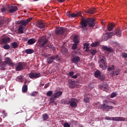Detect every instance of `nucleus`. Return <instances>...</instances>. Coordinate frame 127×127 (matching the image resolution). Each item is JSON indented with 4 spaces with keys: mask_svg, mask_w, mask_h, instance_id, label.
<instances>
[{
    "mask_svg": "<svg viewBox=\"0 0 127 127\" xmlns=\"http://www.w3.org/2000/svg\"><path fill=\"white\" fill-rule=\"evenodd\" d=\"M95 19L94 18H87L84 19L82 18L80 22V24L79 27L82 29H85L87 30V26H89V27H94L95 26Z\"/></svg>",
    "mask_w": 127,
    "mask_h": 127,
    "instance_id": "f257e3e1",
    "label": "nucleus"
},
{
    "mask_svg": "<svg viewBox=\"0 0 127 127\" xmlns=\"http://www.w3.org/2000/svg\"><path fill=\"white\" fill-rule=\"evenodd\" d=\"M111 105H116V103L112 101L105 100L103 102V104H101L98 106V109H102L105 112H110V110H112L114 106Z\"/></svg>",
    "mask_w": 127,
    "mask_h": 127,
    "instance_id": "f03ea898",
    "label": "nucleus"
},
{
    "mask_svg": "<svg viewBox=\"0 0 127 127\" xmlns=\"http://www.w3.org/2000/svg\"><path fill=\"white\" fill-rule=\"evenodd\" d=\"M98 63L99 64V67L101 68L102 70H106L107 69V59L105 57H100Z\"/></svg>",
    "mask_w": 127,
    "mask_h": 127,
    "instance_id": "7ed1b4c3",
    "label": "nucleus"
},
{
    "mask_svg": "<svg viewBox=\"0 0 127 127\" xmlns=\"http://www.w3.org/2000/svg\"><path fill=\"white\" fill-rule=\"evenodd\" d=\"M56 60L57 62H59L61 61V58L58 55H52L51 57H49L47 59V63L48 64H52L54 61Z\"/></svg>",
    "mask_w": 127,
    "mask_h": 127,
    "instance_id": "20e7f679",
    "label": "nucleus"
},
{
    "mask_svg": "<svg viewBox=\"0 0 127 127\" xmlns=\"http://www.w3.org/2000/svg\"><path fill=\"white\" fill-rule=\"evenodd\" d=\"M48 37L47 36H44L41 37L39 40L38 42L40 44V47L42 48H46V44L48 42Z\"/></svg>",
    "mask_w": 127,
    "mask_h": 127,
    "instance_id": "39448f33",
    "label": "nucleus"
},
{
    "mask_svg": "<svg viewBox=\"0 0 127 127\" xmlns=\"http://www.w3.org/2000/svg\"><path fill=\"white\" fill-rule=\"evenodd\" d=\"M27 65V64L26 63L19 62L15 67V70L17 71H22V70H24Z\"/></svg>",
    "mask_w": 127,
    "mask_h": 127,
    "instance_id": "423d86ee",
    "label": "nucleus"
},
{
    "mask_svg": "<svg viewBox=\"0 0 127 127\" xmlns=\"http://www.w3.org/2000/svg\"><path fill=\"white\" fill-rule=\"evenodd\" d=\"M105 120L107 121H114L115 122H125L126 119L123 117H105Z\"/></svg>",
    "mask_w": 127,
    "mask_h": 127,
    "instance_id": "0eeeda50",
    "label": "nucleus"
},
{
    "mask_svg": "<svg viewBox=\"0 0 127 127\" xmlns=\"http://www.w3.org/2000/svg\"><path fill=\"white\" fill-rule=\"evenodd\" d=\"M55 33L57 35H64V36H66L65 34L66 33V29L63 27L57 28Z\"/></svg>",
    "mask_w": 127,
    "mask_h": 127,
    "instance_id": "6e6552de",
    "label": "nucleus"
},
{
    "mask_svg": "<svg viewBox=\"0 0 127 127\" xmlns=\"http://www.w3.org/2000/svg\"><path fill=\"white\" fill-rule=\"evenodd\" d=\"M32 19V18H29L26 20H21L19 21V24H21V26H26V25L31 21Z\"/></svg>",
    "mask_w": 127,
    "mask_h": 127,
    "instance_id": "1a4fd4ad",
    "label": "nucleus"
},
{
    "mask_svg": "<svg viewBox=\"0 0 127 127\" xmlns=\"http://www.w3.org/2000/svg\"><path fill=\"white\" fill-rule=\"evenodd\" d=\"M41 76L40 73H30L29 74V77L31 79H37Z\"/></svg>",
    "mask_w": 127,
    "mask_h": 127,
    "instance_id": "9d476101",
    "label": "nucleus"
},
{
    "mask_svg": "<svg viewBox=\"0 0 127 127\" xmlns=\"http://www.w3.org/2000/svg\"><path fill=\"white\" fill-rule=\"evenodd\" d=\"M100 89L101 90H103L105 92H109V85L107 83H102L99 86Z\"/></svg>",
    "mask_w": 127,
    "mask_h": 127,
    "instance_id": "9b49d317",
    "label": "nucleus"
},
{
    "mask_svg": "<svg viewBox=\"0 0 127 127\" xmlns=\"http://www.w3.org/2000/svg\"><path fill=\"white\" fill-rule=\"evenodd\" d=\"M121 74V70L120 69H117L115 71H113L110 72V76L111 77H114V76H119Z\"/></svg>",
    "mask_w": 127,
    "mask_h": 127,
    "instance_id": "f8f14e48",
    "label": "nucleus"
},
{
    "mask_svg": "<svg viewBox=\"0 0 127 127\" xmlns=\"http://www.w3.org/2000/svg\"><path fill=\"white\" fill-rule=\"evenodd\" d=\"M36 26L41 29H42V28H45V25L42 21H38L36 23Z\"/></svg>",
    "mask_w": 127,
    "mask_h": 127,
    "instance_id": "ddd939ff",
    "label": "nucleus"
},
{
    "mask_svg": "<svg viewBox=\"0 0 127 127\" xmlns=\"http://www.w3.org/2000/svg\"><path fill=\"white\" fill-rule=\"evenodd\" d=\"M76 102H77V99L71 98L70 107H72V108H76V107H77V103Z\"/></svg>",
    "mask_w": 127,
    "mask_h": 127,
    "instance_id": "4468645a",
    "label": "nucleus"
},
{
    "mask_svg": "<svg viewBox=\"0 0 127 127\" xmlns=\"http://www.w3.org/2000/svg\"><path fill=\"white\" fill-rule=\"evenodd\" d=\"M97 12L96 11V8H91L86 10V13H88L89 14H94Z\"/></svg>",
    "mask_w": 127,
    "mask_h": 127,
    "instance_id": "2eb2a0df",
    "label": "nucleus"
},
{
    "mask_svg": "<svg viewBox=\"0 0 127 127\" xmlns=\"http://www.w3.org/2000/svg\"><path fill=\"white\" fill-rule=\"evenodd\" d=\"M5 60L6 61L7 64H8V65H9V66H11V67H13V66H14V64L12 63L10 58L8 57L6 58Z\"/></svg>",
    "mask_w": 127,
    "mask_h": 127,
    "instance_id": "dca6fc26",
    "label": "nucleus"
},
{
    "mask_svg": "<svg viewBox=\"0 0 127 127\" xmlns=\"http://www.w3.org/2000/svg\"><path fill=\"white\" fill-rule=\"evenodd\" d=\"M63 94V92L61 91H59L56 92H55L53 96L56 99H57V98H59V97H61V95Z\"/></svg>",
    "mask_w": 127,
    "mask_h": 127,
    "instance_id": "f3484780",
    "label": "nucleus"
},
{
    "mask_svg": "<svg viewBox=\"0 0 127 127\" xmlns=\"http://www.w3.org/2000/svg\"><path fill=\"white\" fill-rule=\"evenodd\" d=\"M0 41L1 43H4V44L8 43V42L10 41V38L9 37L5 38H1Z\"/></svg>",
    "mask_w": 127,
    "mask_h": 127,
    "instance_id": "a211bd4d",
    "label": "nucleus"
},
{
    "mask_svg": "<svg viewBox=\"0 0 127 127\" xmlns=\"http://www.w3.org/2000/svg\"><path fill=\"white\" fill-rule=\"evenodd\" d=\"M16 10H17V6H10V9L9 10V12L10 13H12V12H15Z\"/></svg>",
    "mask_w": 127,
    "mask_h": 127,
    "instance_id": "6ab92c4d",
    "label": "nucleus"
},
{
    "mask_svg": "<svg viewBox=\"0 0 127 127\" xmlns=\"http://www.w3.org/2000/svg\"><path fill=\"white\" fill-rule=\"evenodd\" d=\"M102 49L104 50L105 51H107L108 52H113L114 50L112 48H109L107 46H102Z\"/></svg>",
    "mask_w": 127,
    "mask_h": 127,
    "instance_id": "aec40b11",
    "label": "nucleus"
},
{
    "mask_svg": "<svg viewBox=\"0 0 127 127\" xmlns=\"http://www.w3.org/2000/svg\"><path fill=\"white\" fill-rule=\"evenodd\" d=\"M80 61V57L76 56L73 57V58L72 59V63H75V64H77Z\"/></svg>",
    "mask_w": 127,
    "mask_h": 127,
    "instance_id": "412c9836",
    "label": "nucleus"
},
{
    "mask_svg": "<svg viewBox=\"0 0 127 127\" xmlns=\"http://www.w3.org/2000/svg\"><path fill=\"white\" fill-rule=\"evenodd\" d=\"M81 14L82 13L80 11L77 12L76 13H72L71 14L70 17L74 18L75 17H77V16H81Z\"/></svg>",
    "mask_w": 127,
    "mask_h": 127,
    "instance_id": "4be33fe9",
    "label": "nucleus"
},
{
    "mask_svg": "<svg viewBox=\"0 0 127 127\" xmlns=\"http://www.w3.org/2000/svg\"><path fill=\"white\" fill-rule=\"evenodd\" d=\"M114 28H115V25L112 23L108 24L107 26V29L109 31H112V30H113V29H114Z\"/></svg>",
    "mask_w": 127,
    "mask_h": 127,
    "instance_id": "5701e85b",
    "label": "nucleus"
},
{
    "mask_svg": "<svg viewBox=\"0 0 127 127\" xmlns=\"http://www.w3.org/2000/svg\"><path fill=\"white\" fill-rule=\"evenodd\" d=\"M18 32L20 34H22L24 32H23V26H19L18 28Z\"/></svg>",
    "mask_w": 127,
    "mask_h": 127,
    "instance_id": "b1692460",
    "label": "nucleus"
},
{
    "mask_svg": "<svg viewBox=\"0 0 127 127\" xmlns=\"http://www.w3.org/2000/svg\"><path fill=\"white\" fill-rule=\"evenodd\" d=\"M115 33L117 36H121L122 34V30H121V29L115 30Z\"/></svg>",
    "mask_w": 127,
    "mask_h": 127,
    "instance_id": "393cba45",
    "label": "nucleus"
},
{
    "mask_svg": "<svg viewBox=\"0 0 127 127\" xmlns=\"http://www.w3.org/2000/svg\"><path fill=\"white\" fill-rule=\"evenodd\" d=\"M69 87L70 88H72V89L75 88L76 86V83H75V82L74 81L71 80L69 82Z\"/></svg>",
    "mask_w": 127,
    "mask_h": 127,
    "instance_id": "a878e982",
    "label": "nucleus"
},
{
    "mask_svg": "<svg viewBox=\"0 0 127 127\" xmlns=\"http://www.w3.org/2000/svg\"><path fill=\"white\" fill-rule=\"evenodd\" d=\"M25 52L26 54H32V53H34V51L31 49H29L25 50Z\"/></svg>",
    "mask_w": 127,
    "mask_h": 127,
    "instance_id": "bb28decb",
    "label": "nucleus"
},
{
    "mask_svg": "<svg viewBox=\"0 0 127 127\" xmlns=\"http://www.w3.org/2000/svg\"><path fill=\"white\" fill-rule=\"evenodd\" d=\"M27 90H28L27 85L24 84L22 88V91L23 93H26V92H27Z\"/></svg>",
    "mask_w": 127,
    "mask_h": 127,
    "instance_id": "cd10ccee",
    "label": "nucleus"
},
{
    "mask_svg": "<svg viewBox=\"0 0 127 127\" xmlns=\"http://www.w3.org/2000/svg\"><path fill=\"white\" fill-rule=\"evenodd\" d=\"M35 43V39H29L28 42L27 43L29 45H31L32 44H34Z\"/></svg>",
    "mask_w": 127,
    "mask_h": 127,
    "instance_id": "c85d7f7f",
    "label": "nucleus"
},
{
    "mask_svg": "<svg viewBox=\"0 0 127 127\" xmlns=\"http://www.w3.org/2000/svg\"><path fill=\"white\" fill-rule=\"evenodd\" d=\"M11 46L12 48L15 49V48H17L18 47V44L16 42H14L11 43Z\"/></svg>",
    "mask_w": 127,
    "mask_h": 127,
    "instance_id": "c756f323",
    "label": "nucleus"
},
{
    "mask_svg": "<svg viewBox=\"0 0 127 127\" xmlns=\"http://www.w3.org/2000/svg\"><path fill=\"white\" fill-rule=\"evenodd\" d=\"M73 42H74V43L79 44V40L78 39V37L77 36H74L73 39Z\"/></svg>",
    "mask_w": 127,
    "mask_h": 127,
    "instance_id": "7c9ffc66",
    "label": "nucleus"
},
{
    "mask_svg": "<svg viewBox=\"0 0 127 127\" xmlns=\"http://www.w3.org/2000/svg\"><path fill=\"white\" fill-rule=\"evenodd\" d=\"M43 121H47L49 119V116L47 114H44L43 115Z\"/></svg>",
    "mask_w": 127,
    "mask_h": 127,
    "instance_id": "2f4dec72",
    "label": "nucleus"
},
{
    "mask_svg": "<svg viewBox=\"0 0 127 127\" xmlns=\"http://www.w3.org/2000/svg\"><path fill=\"white\" fill-rule=\"evenodd\" d=\"M84 45V49H85L86 52H88L89 51V45L87 43H85L83 44Z\"/></svg>",
    "mask_w": 127,
    "mask_h": 127,
    "instance_id": "473e14b6",
    "label": "nucleus"
},
{
    "mask_svg": "<svg viewBox=\"0 0 127 127\" xmlns=\"http://www.w3.org/2000/svg\"><path fill=\"white\" fill-rule=\"evenodd\" d=\"M99 44L100 43H99V42H95L91 44V46H92V47H97V46H99Z\"/></svg>",
    "mask_w": 127,
    "mask_h": 127,
    "instance_id": "72a5a7b5",
    "label": "nucleus"
},
{
    "mask_svg": "<svg viewBox=\"0 0 127 127\" xmlns=\"http://www.w3.org/2000/svg\"><path fill=\"white\" fill-rule=\"evenodd\" d=\"M95 77H100L101 76V71L100 70H96L95 72Z\"/></svg>",
    "mask_w": 127,
    "mask_h": 127,
    "instance_id": "f704fd0d",
    "label": "nucleus"
},
{
    "mask_svg": "<svg viewBox=\"0 0 127 127\" xmlns=\"http://www.w3.org/2000/svg\"><path fill=\"white\" fill-rule=\"evenodd\" d=\"M3 48L5 50H7V49H9V48H10V46H9V45L8 44L4 45L3 46Z\"/></svg>",
    "mask_w": 127,
    "mask_h": 127,
    "instance_id": "c9c22d12",
    "label": "nucleus"
},
{
    "mask_svg": "<svg viewBox=\"0 0 127 127\" xmlns=\"http://www.w3.org/2000/svg\"><path fill=\"white\" fill-rule=\"evenodd\" d=\"M108 71H109V72H111V71L113 70H115V66L114 65H111V66L107 68Z\"/></svg>",
    "mask_w": 127,
    "mask_h": 127,
    "instance_id": "e433bc0d",
    "label": "nucleus"
},
{
    "mask_svg": "<svg viewBox=\"0 0 127 127\" xmlns=\"http://www.w3.org/2000/svg\"><path fill=\"white\" fill-rule=\"evenodd\" d=\"M77 46H78V44H76V43L73 44L71 47L72 50H75L77 48Z\"/></svg>",
    "mask_w": 127,
    "mask_h": 127,
    "instance_id": "4c0bfd02",
    "label": "nucleus"
},
{
    "mask_svg": "<svg viewBox=\"0 0 127 127\" xmlns=\"http://www.w3.org/2000/svg\"><path fill=\"white\" fill-rule=\"evenodd\" d=\"M70 103H71V98H69L64 101V104H65V105H69Z\"/></svg>",
    "mask_w": 127,
    "mask_h": 127,
    "instance_id": "58836bf2",
    "label": "nucleus"
},
{
    "mask_svg": "<svg viewBox=\"0 0 127 127\" xmlns=\"http://www.w3.org/2000/svg\"><path fill=\"white\" fill-rule=\"evenodd\" d=\"M90 51L92 56H94V55L97 53V51L96 50H91Z\"/></svg>",
    "mask_w": 127,
    "mask_h": 127,
    "instance_id": "ea45409f",
    "label": "nucleus"
},
{
    "mask_svg": "<svg viewBox=\"0 0 127 127\" xmlns=\"http://www.w3.org/2000/svg\"><path fill=\"white\" fill-rule=\"evenodd\" d=\"M52 95H53V92L52 91H49L47 93V96H48V97H51Z\"/></svg>",
    "mask_w": 127,
    "mask_h": 127,
    "instance_id": "a19ab883",
    "label": "nucleus"
},
{
    "mask_svg": "<svg viewBox=\"0 0 127 127\" xmlns=\"http://www.w3.org/2000/svg\"><path fill=\"white\" fill-rule=\"evenodd\" d=\"M47 46L49 48H50V49H52V50L55 49V48L50 44H47Z\"/></svg>",
    "mask_w": 127,
    "mask_h": 127,
    "instance_id": "79ce46f5",
    "label": "nucleus"
},
{
    "mask_svg": "<svg viewBox=\"0 0 127 127\" xmlns=\"http://www.w3.org/2000/svg\"><path fill=\"white\" fill-rule=\"evenodd\" d=\"M56 100V98L54 97L53 95L52 96V97L50 98V102L51 103H54V101Z\"/></svg>",
    "mask_w": 127,
    "mask_h": 127,
    "instance_id": "37998d69",
    "label": "nucleus"
},
{
    "mask_svg": "<svg viewBox=\"0 0 127 127\" xmlns=\"http://www.w3.org/2000/svg\"><path fill=\"white\" fill-rule=\"evenodd\" d=\"M114 35V33L113 32H110L108 34L107 37L108 38H111Z\"/></svg>",
    "mask_w": 127,
    "mask_h": 127,
    "instance_id": "c03bdc74",
    "label": "nucleus"
},
{
    "mask_svg": "<svg viewBox=\"0 0 127 127\" xmlns=\"http://www.w3.org/2000/svg\"><path fill=\"white\" fill-rule=\"evenodd\" d=\"M115 97H117V93L116 92H113L111 94V98H115Z\"/></svg>",
    "mask_w": 127,
    "mask_h": 127,
    "instance_id": "a18cd8bd",
    "label": "nucleus"
},
{
    "mask_svg": "<svg viewBox=\"0 0 127 127\" xmlns=\"http://www.w3.org/2000/svg\"><path fill=\"white\" fill-rule=\"evenodd\" d=\"M89 101H90V99H89V98L88 97H86L84 99V102L86 103H89Z\"/></svg>",
    "mask_w": 127,
    "mask_h": 127,
    "instance_id": "49530a36",
    "label": "nucleus"
},
{
    "mask_svg": "<svg viewBox=\"0 0 127 127\" xmlns=\"http://www.w3.org/2000/svg\"><path fill=\"white\" fill-rule=\"evenodd\" d=\"M74 75V72L73 71H70L69 73V76H70V77H71V78L73 77Z\"/></svg>",
    "mask_w": 127,
    "mask_h": 127,
    "instance_id": "de8ad7c7",
    "label": "nucleus"
},
{
    "mask_svg": "<svg viewBox=\"0 0 127 127\" xmlns=\"http://www.w3.org/2000/svg\"><path fill=\"white\" fill-rule=\"evenodd\" d=\"M36 95H37L36 92H32V93L30 94V96H31V97H35Z\"/></svg>",
    "mask_w": 127,
    "mask_h": 127,
    "instance_id": "09e8293b",
    "label": "nucleus"
},
{
    "mask_svg": "<svg viewBox=\"0 0 127 127\" xmlns=\"http://www.w3.org/2000/svg\"><path fill=\"white\" fill-rule=\"evenodd\" d=\"M64 127H70V125H69V124L65 123L64 124Z\"/></svg>",
    "mask_w": 127,
    "mask_h": 127,
    "instance_id": "8fccbe9b",
    "label": "nucleus"
},
{
    "mask_svg": "<svg viewBox=\"0 0 127 127\" xmlns=\"http://www.w3.org/2000/svg\"><path fill=\"white\" fill-rule=\"evenodd\" d=\"M122 56L124 58H127V54L126 53H123L122 54Z\"/></svg>",
    "mask_w": 127,
    "mask_h": 127,
    "instance_id": "3c124183",
    "label": "nucleus"
},
{
    "mask_svg": "<svg viewBox=\"0 0 127 127\" xmlns=\"http://www.w3.org/2000/svg\"><path fill=\"white\" fill-rule=\"evenodd\" d=\"M6 64H7V63H6V61L3 62V63H2V64L1 65V67H2V66H5Z\"/></svg>",
    "mask_w": 127,
    "mask_h": 127,
    "instance_id": "603ef678",
    "label": "nucleus"
},
{
    "mask_svg": "<svg viewBox=\"0 0 127 127\" xmlns=\"http://www.w3.org/2000/svg\"><path fill=\"white\" fill-rule=\"evenodd\" d=\"M71 13H70V12H67L66 13V15H67V16H69V17H71Z\"/></svg>",
    "mask_w": 127,
    "mask_h": 127,
    "instance_id": "864d4df0",
    "label": "nucleus"
},
{
    "mask_svg": "<svg viewBox=\"0 0 127 127\" xmlns=\"http://www.w3.org/2000/svg\"><path fill=\"white\" fill-rule=\"evenodd\" d=\"M26 125H25V124L24 123H21L20 124V127H25Z\"/></svg>",
    "mask_w": 127,
    "mask_h": 127,
    "instance_id": "5fc2aeb1",
    "label": "nucleus"
},
{
    "mask_svg": "<svg viewBox=\"0 0 127 127\" xmlns=\"http://www.w3.org/2000/svg\"><path fill=\"white\" fill-rule=\"evenodd\" d=\"M72 78L73 79H76V78H78V75H73Z\"/></svg>",
    "mask_w": 127,
    "mask_h": 127,
    "instance_id": "6e6d98bb",
    "label": "nucleus"
},
{
    "mask_svg": "<svg viewBox=\"0 0 127 127\" xmlns=\"http://www.w3.org/2000/svg\"><path fill=\"white\" fill-rule=\"evenodd\" d=\"M1 11L2 12H4V11H5V8H1Z\"/></svg>",
    "mask_w": 127,
    "mask_h": 127,
    "instance_id": "4d7b16f0",
    "label": "nucleus"
},
{
    "mask_svg": "<svg viewBox=\"0 0 127 127\" xmlns=\"http://www.w3.org/2000/svg\"><path fill=\"white\" fill-rule=\"evenodd\" d=\"M65 0H58V1L59 2L61 3V2H63L65 1Z\"/></svg>",
    "mask_w": 127,
    "mask_h": 127,
    "instance_id": "13d9d810",
    "label": "nucleus"
},
{
    "mask_svg": "<svg viewBox=\"0 0 127 127\" xmlns=\"http://www.w3.org/2000/svg\"><path fill=\"white\" fill-rule=\"evenodd\" d=\"M49 87V84L48 83L45 85V88H48Z\"/></svg>",
    "mask_w": 127,
    "mask_h": 127,
    "instance_id": "bf43d9fd",
    "label": "nucleus"
},
{
    "mask_svg": "<svg viewBox=\"0 0 127 127\" xmlns=\"http://www.w3.org/2000/svg\"><path fill=\"white\" fill-rule=\"evenodd\" d=\"M100 79H101V80H104V77L103 76H100Z\"/></svg>",
    "mask_w": 127,
    "mask_h": 127,
    "instance_id": "052dcab7",
    "label": "nucleus"
},
{
    "mask_svg": "<svg viewBox=\"0 0 127 127\" xmlns=\"http://www.w3.org/2000/svg\"><path fill=\"white\" fill-rule=\"evenodd\" d=\"M4 67H5V66H2V67L1 66V70H4Z\"/></svg>",
    "mask_w": 127,
    "mask_h": 127,
    "instance_id": "680f3d73",
    "label": "nucleus"
},
{
    "mask_svg": "<svg viewBox=\"0 0 127 127\" xmlns=\"http://www.w3.org/2000/svg\"><path fill=\"white\" fill-rule=\"evenodd\" d=\"M2 61H1V58H0V64H1Z\"/></svg>",
    "mask_w": 127,
    "mask_h": 127,
    "instance_id": "e2e57ef3",
    "label": "nucleus"
},
{
    "mask_svg": "<svg viewBox=\"0 0 127 127\" xmlns=\"http://www.w3.org/2000/svg\"><path fill=\"white\" fill-rule=\"evenodd\" d=\"M22 77H19V80H22Z\"/></svg>",
    "mask_w": 127,
    "mask_h": 127,
    "instance_id": "0e129e2a",
    "label": "nucleus"
},
{
    "mask_svg": "<svg viewBox=\"0 0 127 127\" xmlns=\"http://www.w3.org/2000/svg\"><path fill=\"white\" fill-rule=\"evenodd\" d=\"M26 83H27V81H25V82H24V85H26Z\"/></svg>",
    "mask_w": 127,
    "mask_h": 127,
    "instance_id": "69168bd1",
    "label": "nucleus"
},
{
    "mask_svg": "<svg viewBox=\"0 0 127 127\" xmlns=\"http://www.w3.org/2000/svg\"><path fill=\"white\" fill-rule=\"evenodd\" d=\"M34 1H37L38 0H33Z\"/></svg>",
    "mask_w": 127,
    "mask_h": 127,
    "instance_id": "338daca9",
    "label": "nucleus"
}]
</instances>
